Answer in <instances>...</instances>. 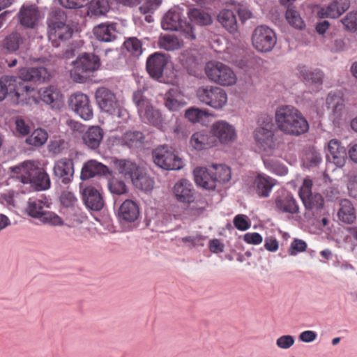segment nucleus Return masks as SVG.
I'll return each mask as SVG.
<instances>
[{
	"label": "nucleus",
	"instance_id": "obj_8",
	"mask_svg": "<svg viewBox=\"0 0 357 357\" xmlns=\"http://www.w3.org/2000/svg\"><path fill=\"white\" fill-rule=\"evenodd\" d=\"M205 73L211 82L221 86H232L237 81L236 75L233 70L219 61H208L205 67Z\"/></svg>",
	"mask_w": 357,
	"mask_h": 357
},
{
	"label": "nucleus",
	"instance_id": "obj_42",
	"mask_svg": "<svg viewBox=\"0 0 357 357\" xmlns=\"http://www.w3.org/2000/svg\"><path fill=\"white\" fill-rule=\"evenodd\" d=\"M109 10L107 0H92L89 6L87 14L90 17L105 15Z\"/></svg>",
	"mask_w": 357,
	"mask_h": 357
},
{
	"label": "nucleus",
	"instance_id": "obj_13",
	"mask_svg": "<svg viewBox=\"0 0 357 357\" xmlns=\"http://www.w3.org/2000/svg\"><path fill=\"white\" fill-rule=\"evenodd\" d=\"M69 107L84 120H90L93 116L92 106L87 95L76 92L68 99Z\"/></svg>",
	"mask_w": 357,
	"mask_h": 357
},
{
	"label": "nucleus",
	"instance_id": "obj_55",
	"mask_svg": "<svg viewBox=\"0 0 357 357\" xmlns=\"http://www.w3.org/2000/svg\"><path fill=\"white\" fill-rule=\"evenodd\" d=\"M286 18L289 24L293 27L301 29L304 26V22L298 13L291 9H288L286 12Z\"/></svg>",
	"mask_w": 357,
	"mask_h": 357
},
{
	"label": "nucleus",
	"instance_id": "obj_28",
	"mask_svg": "<svg viewBox=\"0 0 357 357\" xmlns=\"http://www.w3.org/2000/svg\"><path fill=\"white\" fill-rule=\"evenodd\" d=\"M164 105L170 111H177L185 105L184 95L177 88L171 89L165 96Z\"/></svg>",
	"mask_w": 357,
	"mask_h": 357
},
{
	"label": "nucleus",
	"instance_id": "obj_32",
	"mask_svg": "<svg viewBox=\"0 0 357 357\" xmlns=\"http://www.w3.org/2000/svg\"><path fill=\"white\" fill-rule=\"evenodd\" d=\"M104 135L103 130L99 126L89 128L82 136L84 143L91 149L99 147Z\"/></svg>",
	"mask_w": 357,
	"mask_h": 357
},
{
	"label": "nucleus",
	"instance_id": "obj_64",
	"mask_svg": "<svg viewBox=\"0 0 357 357\" xmlns=\"http://www.w3.org/2000/svg\"><path fill=\"white\" fill-rule=\"evenodd\" d=\"M66 143L63 139H55L49 146V150L54 154H59L66 148Z\"/></svg>",
	"mask_w": 357,
	"mask_h": 357
},
{
	"label": "nucleus",
	"instance_id": "obj_22",
	"mask_svg": "<svg viewBox=\"0 0 357 357\" xmlns=\"http://www.w3.org/2000/svg\"><path fill=\"white\" fill-rule=\"evenodd\" d=\"M18 18L22 26L33 29L40 19V13L35 6H23L18 13Z\"/></svg>",
	"mask_w": 357,
	"mask_h": 357
},
{
	"label": "nucleus",
	"instance_id": "obj_21",
	"mask_svg": "<svg viewBox=\"0 0 357 357\" xmlns=\"http://www.w3.org/2000/svg\"><path fill=\"white\" fill-rule=\"evenodd\" d=\"M176 199L182 203L190 204L195 201V190L190 181L181 179L176 183L173 189Z\"/></svg>",
	"mask_w": 357,
	"mask_h": 357
},
{
	"label": "nucleus",
	"instance_id": "obj_6",
	"mask_svg": "<svg viewBox=\"0 0 357 357\" xmlns=\"http://www.w3.org/2000/svg\"><path fill=\"white\" fill-rule=\"evenodd\" d=\"M100 59L91 54H84L73 62V68L70 71L71 79L78 83L85 82L90 75L100 67Z\"/></svg>",
	"mask_w": 357,
	"mask_h": 357
},
{
	"label": "nucleus",
	"instance_id": "obj_57",
	"mask_svg": "<svg viewBox=\"0 0 357 357\" xmlns=\"http://www.w3.org/2000/svg\"><path fill=\"white\" fill-rule=\"evenodd\" d=\"M60 202L64 207L71 208L75 206L77 202V199L72 192L65 190L61 194Z\"/></svg>",
	"mask_w": 357,
	"mask_h": 357
},
{
	"label": "nucleus",
	"instance_id": "obj_18",
	"mask_svg": "<svg viewBox=\"0 0 357 357\" xmlns=\"http://www.w3.org/2000/svg\"><path fill=\"white\" fill-rule=\"evenodd\" d=\"M327 159L335 166L342 167L344 165L347 159V151L340 141L333 139L328 143Z\"/></svg>",
	"mask_w": 357,
	"mask_h": 357
},
{
	"label": "nucleus",
	"instance_id": "obj_48",
	"mask_svg": "<svg viewBox=\"0 0 357 357\" xmlns=\"http://www.w3.org/2000/svg\"><path fill=\"white\" fill-rule=\"evenodd\" d=\"M23 38L20 33L15 32L7 36L3 41L4 47L10 52H15L18 50L22 43Z\"/></svg>",
	"mask_w": 357,
	"mask_h": 357
},
{
	"label": "nucleus",
	"instance_id": "obj_1",
	"mask_svg": "<svg viewBox=\"0 0 357 357\" xmlns=\"http://www.w3.org/2000/svg\"><path fill=\"white\" fill-rule=\"evenodd\" d=\"M275 121L278 129L290 136H300L309 130V123L302 113L291 105H282L277 108Z\"/></svg>",
	"mask_w": 357,
	"mask_h": 357
},
{
	"label": "nucleus",
	"instance_id": "obj_52",
	"mask_svg": "<svg viewBox=\"0 0 357 357\" xmlns=\"http://www.w3.org/2000/svg\"><path fill=\"white\" fill-rule=\"evenodd\" d=\"M43 223L48 224L52 226H62L64 224L63 219L52 211H47L39 219Z\"/></svg>",
	"mask_w": 357,
	"mask_h": 357
},
{
	"label": "nucleus",
	"instance_id": "obj_45",
	"mask_svg": "<svg viewBox=\"0 0 357 357\" xmlns=\"http://www.w3.org/2000/svg\"><path fill=\"white\" fill-rule=\"evenodd\" d=\"M188 16L190 20L199 25H208L211 22V16L205 11L198 9L193 8L188 12Z\"/></svg>",
	"mask_w": 357,
	"mask_h": 357
},
{
	"label": "nucleus",
	"instance_id": "obj_58",
	"mask_svg": "<svg viewBox=\"0 0 357 357\" xmlns=\"http://www.w3.org/2000/svg\"><path fill=\"white\" fill-rule=\"evenodd\" d=\"M342 22L347 30H357V13L350 12L342 20Z\"/></svg>",
	"mask_w": 357,
	"mask_h": 357
},
{
	"label": "nucleus",
	"instance_id": "obj_17",
	"mask_svg": "<svg viewBox=\"0 0 357 357\" xmlns=\"http://www.w3.org/2000/svg\"><path fill=\"white\" fill-rule=\"evenodd\" d=\"M38 95L41 100L53 109H59L63 105V96L55 86L40 89Z\"/></svg>",
	"mask_w": 357,
	"mask_h": 357
},
{
	"label": "nucleus",
	"instance_id": "obj_25",
	"mask_svg": "<svg viewBox=\"0 0 357 357\" xmlns=\"http://www.w3.org/2000/svg\"><path fill=\"white\" fill-rule=\"evenodd\" d=\"M213 174L212 167L209 169L202 167L195 168L193 175L196 184L206 190H214L215 187Z\"/></svg>",
	"mask_w": 357,
	"mask_h": 357
},
{
	"label": "nucleus",
	"instance_id": "obj_53",
	"mask_svg": "<svg viewBox=\"0 0 357 357\" xmlns=\"http://www.w3.org/2000/svg\"><path fill=\"white\" fill-rule=\"evenodd\" d=\"M163 0H144L139 6V10L142 14L146 15L155 12L162 3Z\"/></svg>",
	"mask_w": 357,
	"mask_h": 357
},
{
	"label": "nucleus",
	"instance_id": "obj_50",
	"mask_svg": "<svg viewBox=\"0 0 357 357\" xmlns=\"http://www.w3.org/2000/svg\"><path fill=\"white\" fill-rule=\"evenodd\" d=\"M124 46L127 51L135 56H139L142 53V43L136 38H130L126 40Z\"/></svg>",
	"mask_w": 357,
	"mask_h": 357
},
{
	"label": "nucleus",
	"instance_id": "obj_19",
	"mask_svg": "<svg viewBox=\"0 0 357 357\" xmlns=\"http://www.w3.org/2000/svg\"><path fill=\"white\" fill-rule=\"evenodd\" d=\"M167 63L165 54L155 52L146 61V70L150 76L155 79L162 78L164 69Z\"/></svg>",
	"mask_w": 357,
	"mask_h": 357
},
{
	"label": "nucleus",
	"instance_id": "obj_15",
	"mask_svg": "<svg viewBox=\"0 0 357 357\" xmlns=\"http://www.w3.org/2000/svg\"><path fill=\"white\" fill-rule=\"evenodd\" d=\"M39 162L35 160H25L17 165L11 167L10 172L23 183H29L37 174Z\"/></svg>",
	"mask_w": 357,
	"mask_h": 357
},
{
	"label": "nucleus",
	"instance_id": "obj_46",
	"mask_svg": "<svg viewBox=\"0 0 357 357\" xmlns=\"http://www.w3.org/2000/svg\"><path fill=\"white\" fill-rule=\"evenodd\" d=\"M144 139V135L139 131H127L123 136V141L130 148L140 145Z\"/></svg>",
	"mask_w": 357,
	"mask_h": 357
},
{
	"label": "nucleus",
	"instance_id": "obj_24",
	"mask_svg": "<svg viewBox=\"0 0 357 357\" xmlns=\"http://www.w3.org/2000/svg\"><path fill=\"white\" fill-rule=\"evenodd\" d=\"M86 206L93 211H100L104 206V200L100 192L93 186L86 187L82 192Z\"/></svg>",
	"mask_w": 357,
	"mask_h": 357
},
{
	"label": "nucleus",
	"instance_id": "obj_16",
	"mask_svg": "<svg viewBox=\"0 0 357 357\" xmlns=\"http://www.w3.org/2000/svg\"><path fill=\"white\" fill-rule=\"evenodd\" d=\"M53 172L54 176L63 184L70 183L73 181L75 173L73 160L67 158L56 160L54 165Z\"/></svg>",
	"mask_w": 357,
	"mask_h": 357
},
{
	"label": "nucleus",
	"instance_id": "obj_4",
	"mask_svg": "<svg viewBox=\"0 0 357 357\" xmlns=\"http://www.w3.org/2000/svg\"><path fill=\"white\" fill-rule=\"evenodd\" d=\"M66 21V16L61 10L52 12L48 19V38L54 47L59 46L61 43L72 37L73 29Z\"/></svg>",
	"mask_w": 357,
	"mask_h": 357
},
{
	"label": "nucleus",
	"instance_id": "obj_56",
	"mask_svg": "<svg viewBox=\"0 0 357 357\" xmlns=\"http://www.w3.org/2000/svg\"><path fill=\"white\" fill-rule=\"evenodd\" d=\"M264 163L267 169L279 176H284L288 172L287 168L284 165L275 162L273 160H264Z\"/></svg>",
	"mask_w": 357,
	"mask_h": 357
},
{
	"label": "nucleus",
	"instance_id": "obj_40",
	"mask_svg": "<svg viewBox=\"0 0 357 357\" xmlns=\"http://www.w3.org/2000/svg\"><path fill=\"white\" fill-rule=\"evenodd\" d=\"M132 183L137 188L145 192L151 191L154 185L153 180L142 169L139 170L137 176L132 178Z\"/></svg>",
	"mask_w": 357,
	"mask_h": 357
},
{
	"label": "nucleus",
	"instance_id": "obj_3",
	"mask_svg": "<svg viewBox=\"0 0 357 357\" xmlns=\"http://www.w3.org/2000/svg\"><path fill=\"white\" fill-rule=\"evenodd\" d=\"M132 100L137 107L138 114L142 122L152 125L161 130H164L166 125L165 119L160 111L152 105L142 91L134 92Z\"/></svg>",
	"mask_w": 357,
	"mask_h": 357
},
{
	"label": "nucleus",
	"instance_id": "obj_62",
	"mask_svg": "<svg viewBox=\"0 0 357 357\" xmlns=\"http://www.w3.org/2000/svg\"><path fill=\"white\" fill-rule=\"evenodd\" d=\"M307 248L306 243L300 239H294L290 245L289 249V253L290 255H296L298 252H304Z\"/></svg>",
	"mask_w": 357,
	"mask_h": 357
},
{
	"label": "nucleus",
	"instance_id": "obj_34",
	"mask_svg": "<svg viewBox=\"0 0 357 357\" xmlns=\"http://www.w3.org/2000/svg\"><path fill=\"white\" fill-rule=\"evenodd\" d=\"M114 166L119 174L131 181L142 169L136 163L127 160H116L114 161Z\"/></svg>",
	"mask_w": 357,
	"mask_h": 357
},
{
	"label": "nucleus",
	"instance_id": "obj_37",
	"mask_svg": "<svg viewBox=\"0 0 357 357\" xmlns=\"http://www.w3.org/2000/svg\"><path fill=\"white\" fill-rule=\"evenodd\" d=\"M50 207V202L46 199L30 200L28 204L27 211L30 216L40 219L43 213L47 212L44 208H49Z\"/></svg>",
	"mask_w": 357,
	"mask_h": 357
},
{
	"label": "nucleus",
	"instance_id": "obj_20",
	"mask_svg": "<svg viewBox=\"0 0 357 357\" xmlns=\"http://www.w3.org/2000/svg\"><path fill=\"white\" fill-rule=\"evenodd\" d=\"M276 209L280 213L296 214L299 212V206L294 197L289 192H282L275 199Z\"/></svg>",
	"mask_w": 357,
	"mask_h": 357
},
{
	"label": "nucleus",
	"instance_id": "obj_51",
	"mask_svg": "<svg viewBox=\"0 0 357 357\" xmlns=\"http://www.w3.org/2000/svg\"><path fill=\"white\" fill-rule=\"evenodd\" d=\"M207 115L206 111L196 107L188 109L185 114V118L192 123L201 121Z\"/></svg>",
	"mask_w": 357,
	"mask_h": 357
},
{
	"label": "nucleus",
	"instance_id": "obj_5",
	"mask_svg": "<svg viewBox=\"0 0 357 357\" xmlns=\"http://www.w3.org/2000/svg\"><path fill=\"white\" fill-rule=\"evenodd\" d=\"M161 25L165 30H180L182 36L186 39L192 40L196 38L193 27L186 23L183 15V10L178 6H174L168 10L162 18Z\"/></svg>",
	"mask_w": 357,
	"mask_h": 357
},
{
	"label": "nucleus",
	"instance_id": "obj_36",
	"mask_svg": "<svg viewBox=\"0 0 357 357\" xmlns=\"http://www.w3.org/2000/svg\"><path fill=\"white\" fill-rule=\"evenodd\" d=\"M218 22L231 33L237 32L236 17L231 10H223L218 16Z\"/></svg>",
	"mask_w": 357,
	"mask_h": 357
},
{
	"label": "nucleus",
	"instance_id": "obj_39",
	"mask_svg": "<svg viewBox=\"0 0 357 357\" xmlns=\"http://www.w3.org/2000/svg\"><path fill=\"white\" fill-rule=\"evenodd\" d=\"M158 45L160 48L167 51H173L181 48L183 41L175 35L166 34L159 38Z\"/></svg>",
	"mask_w": 357,
	"mask_h": 357
},
{
	"label": "nucleus",
	"instance_id": "obj_61",
	"mask_svg": "<svg viewBox=\"0 0 357 357\" xmlns=\"http://www.w3.org/2000/svg\"><path fill=\"white\" fill-rule=\"evenodd\" d=\"M205 240V237L202 235H195L185 236L181 238V241L185 244H188L190 247H195V246H204V241Z\"/></svg>",
	"mask_w": 357,
	"mask_h": 357
},
{
	"label": "nucleus",
	"instance_id": "obj_59",
	"mask_svg": "<svg viewBox=\"0 0 357 357\" xmlns=\"http://www.w3.org/2000/svg\"><path fill=\"white\" fill-rule=\"evenodd\" d=\"M15 131L17 135L26 136L31 132V126L22 117H17L15 120Z\"/></svg>",
	"mask_w": 357,
	"mask_h": 357
},
{
	"label": "nucleus",
	"instance_id": "obj_2",
	"mask_svg": "<svg viewBox=\"0 0 357 357\" xmlns=\"http://www.w3.org/2000/svg\"><path fill=\"white\" fill-rule=\"evenodd\" d=\"M273 126L272 119L266 116L259 120V126L253 132L255 146L259 152L266 155H273L280 146Z\"/></svg>",
	"mask_w": 357,
	"mask_h": 357
},
{
	"label": "nucleus",
	"instance_id": "obj_38",
	"mask_svg": "<svg viewBox=\"0 0 357 357\" xmlns=\"http://www.w3.org/2000/svg\"><path fill=\"white\" fill-rule=\"evenodd\" d=\"M340 208L338 217L340 220L346 223H352L356 220V213L353 204L348 199H343L340 202Z\"/></svg>",
	"mask_w": 357,
	"mask_h": 357
},
{
	"label": "nucleus",
	"instance_id": "obj_49",
	"mask_svg": "<svg viewBox=\"0 0 357 357\" xmlns=\"http://www.w3.org/2000/svg\"><path fill=\"white\" fill-rule=\"evenodd\" d=\"M326 103L328 107L333 108L335 112H340L344 107L342 93H330L326 98Z\"/></svg>",
	"mask_w": 357,
	"mask_h": 357
},
{
	"label": "nucleus",
	"instance_id": "obj_30",
	"mask_svg": "<svg viewBox=\"0 0 357 357\" xmlns=\"http://www.w3.org/2000/svg\"><path fill=\"white\" fill-rule=\"evenodd\" d=\"M115 23H102L95 26L93 33L96 38L103 42H111L116 39L117 35Z\"/></svg>",
	"mask_w": 357,
	"mask_h": 357
},
{
	"label": "nucleus",
	"instance_id": "obj_60",
	"mask_svg": "<svg viewBox=\"0 0 357 357\" xmlns=\"http://www.w3.org/2000/svg\"><path fill=\"white\" fill-rule=\"evenodd\" d=\"M11 82L12 79L8 76H3L0 78V101L6 98L9 90L11 91Z\"/></svg>",
	"mask_w": 357,
	"mask_h": 357
},
{
	"label": "nucleus",
	"instance_id": "obj_63",
	"mask_svg": "<svg viewBox=\"0 0 357 357\" xmlns=\"http://www.w3.org/2000/svg\"><path fill=\"white\" fill-rule=\"evenodd\" d=\"M294 343V338L291 335H282L280 337L277 341L276 344L278 347L287 349L290 348Z\"/></svg>",
	"mask_w": 357,
	"mask_h": 357
},
{
	"label": "nucleus",
	"instance_id": "obj_10",
	"mask_svg": "<svg viewBox=\"0 0 357 357\" xmlns=\"http://www.w3.org/2000/svg\"><path fill=\"white\" fill-rule=\"evenodd\" d=\"M95 98L101 110L118 116L123 115V109L118 101L115 93L107 88L100 87L97 89Z\"/></svg>",
	"mask_w": 357,
	"mask_h": 357
},
{
	"label": "nucleus",
	"instance_id": "obj_11",
	"mask_svg": "<svg viewBox=\"0 0 357 357\" xmlns=\"http://www.w3.org/2000/svg\"><path fill=\"white\" fill-rule=\"evenodd\" d=\"M252 42L254 47L262 52L271 51L276 44V35L267 26H258L253 31Z\"/></svg>",
	"mask_w": 357,
	"mask_h": 357
},
{
	"label": "nucleus",
	"instance_id": "obj_27",
	"mask_svg": "<svg viewBox=\"0 0 357 357\" xmlns=\"http://www.w3.org/2000/svg\"><path fill=\"white\" fill-rule=\"evenodd\" d=\"M190 145L196 150L208 149L216 145V139L208 132H197L190 138Z\"/></svg>",
	"mask_w": 357,
	"mask_h": 357
},
{
	"label": "nucleus",
	"instance_id": "obj_47",
	"mask_svg": "<svg viewBox=\"0 0 357 357\" xmlns=\"http://www.w3.org/2000/svg\"><path fill=\"white\" fill-rule=\"evenodd\" d=\"M48 137L47 132L43 129H36L26 139V142L29 144L40 146L44 144Z\"/></svg>",
	"mask_w": 357,
	"mask_h": 357
},
{
	"label": "nucleus",
	"instance_id": "obj_31",
	"mask_svg": "<svg viewBox=\"0 0 357 357\" xmlns=\"http://www.w3.org/2000/svg\"><path fill=\"white\" fill-rule=\"evenodd\" d=\"M107 170V166L96 160H91L84 164L80 174V178L82 181L87 180L97 174H104Z\"/></svg>",
	"mask_w": 357,
	"mask_h": 357
},
{
	"label": "nucleus",
	"instance_id": "obj_35",
	"mask_svg": "<svg viewBox=\"0 0 357 357\" xmlns=\"http://www.w3.org/2000/svg\"><path fill=\"white\" fill-rule=\"evenodd\" d=\"M349 0H334L326 8L324 15L327 17H338L349 8Z\"/></svg>",
	"mask_w": 357,
	"mask_h": 357
},
{
	"label": "nucleus",
	"instance_id": "obj_54",
	"mask_svg": "<svg viewBox=\"0 0 357 357\" xmlns=\"http://www.w3.org/2000/svg\"><path fill=\"white\" fill-rule=\"evenodd\" d=\"M110 192L116 195H123L127 192L128 188L124 181L113 178L108 183Z\"/></svg>",
	"mask_w": 357,
	"mask_h": 357
},
{
	"label": "nucleus",
	"instance_id": "obj_12",
	"mask_svg": "<svg viewBox=\"0 0 357 357\" xmlns=\"http://www.w3.org/2000/svg\"><path fill=\"white\" fill-rule=\"evenodd\" d=\"M312 181L305 178L299 189L298 195L306 209L315 211H320L324 204V198L319 193H312Z\"/></svg>",
	"mask_w": 357,
	"mask_h": 357
},
{
	"label": "nucleus",
	"instance_id": "obj_14",
	"mask_svg": "<svg viewBox=\"0 0 357 357\" xmlns=\"http://www.w3.org/2000/svg\"><path fill=\"white\" fill-rule=\"evenodd\" d=\"M211 134L217 138L221 144H228L234 142L237 135L234 126L226 121L219 120L213 123Z\"/></svg>",
	"mask_w": 357,
	"mask_h": 357
},
{
	"label": "nucleus",
	"instance_id": "obj_33",
	"mask_svg": "<svg viewBox=\"0 0 357 357\" xmlns=\"http://www.w3.org/2000/svg\"><path fill=\"white\" fill-rule=\"evenodd\" d=\"M35 90L34 88L26 84H22L15 89L14 96L12 98L13 102L15 104H19L23 102H30L32 100L35 103H38V100L34 98Z\"/></svg>",
	"mask_w": 357,
	"mask_h": 357
},
{
	"label": "nucleus",
	"instance_id": "obj_41",
	"mask_svg": "<svg viewBox=\"0 0 357 357\" xmlns=\"http://www.w3.org/2000/svg\"><path fill=\"white\" fill-rule=\"evenodd\" d=\"M211 167L215 188L217 183H224L228 182L231 179V170L227 165H214Z\"/></svg>",
	"mask_w": 357,
	"mask_h": 357
},
{
	"label": "nucleus",
	"instance_id": "obj_29",
	"mask_svg": "<svg viewBox=\"0 0 357 357\" xmlns=\"http://www.w3.org/2000/svg\"><path fill=\"white\" fill-rule=\"evenodd\" d=\"M119 216L121 220L125 222H135L139 216L138 205L130 199L124 201L119 208Z\"/></svg>",
	"mask_w": 357,
	"mask_h": 357
},
{
	"label": "nucleus",
	"instance_id": "obj_23",
	"mask_svg": "<svg viewBox=\"0 0 357 357\" xmlns=\"http://www.w3.org/2000/svg\"><path fill=\"white\" fill-rule=\"evenodd\" d=\"M275 185V179L263 173H258L253 180V188L260 197H269Z\"/></svg>",
	"mask_w": 357,
	"mask_h": 357
},
{
	"label": "nucleus",
	"instance_id": "obj_43",
	"mask_svg": "<svg viewBox=\"0 0 357 357\" xmlns=\"http://www.w3.org/2000/svg\"><path fill=\"white\" fill-rule=\"evenodd\" d=\"M29 183L38 190H47L50 188L51 185L48 174L40 167H38L37 174L33 176V179H31Z\"/></svg>",
	"mask_w": 357,
	"mask_h": 357
},
{
	"label": "nucleus",
	"instance_id": "obj_26",
	"mask_svg": "<svg viewBox=\"0 0 357 357\" xmlns=\"http://www.w3.org/2000/svg\"><path fill=\"white\" fill-rule=\"evenodd\" d=\"M18 75L21 79L26 82H43L50 76L47 69L43 67L22 68Z\"/></svg>",
	"mask_w": 357,
	"mask_h": 357
},
{
	"label": "nucleus",
	"instance_id": "obj_9",
	"mask_svg": "<svg viewBox=\"0 0 357 357\" xmlns=\"http://www.w3.org/2000/svg\"><path fill=\"white\" fill-rule=\"evenodd\" d=\"M153 158L155 165L164 169L178 170L183 167V162L175 150L167 145L156 148L153 152Z\"/></svg>",
	"mask_w": 357,
	"mask_h": 357
},
{
	"label": "nucleus",
	"instance_id": "obj_44",
	"mask_svg": "<svg viewBox=\"0 0 357 357\" xmlns=\"http://www.w3.org/2000/svg\"><path fill=\"white\" fill-rule=\"evenodd\" d=\"M298 71L307 82L319 85L322 84L323 73L321 71L319 70H310L305 66H299Z\"/></svg>",
	"mask_w": 357,
	"mask_h": 357
},
{
	"label": "nucleus",
	"instance_id": "obj_7",
	"mask_svg": "<svg viewBox=\"0 0 357 357\" xmlns=\"http://www.w3.org/2000/svg\"><path fill=\"white\" fill-rule=\"evenodd\" d=\"M196 96L199 102L215 110L223 109L228 101L225 89L217 86H202L197 89Z\"/></svg>",
	"mask_w": 357,
	"mask_h": 357
}]
</instances>
